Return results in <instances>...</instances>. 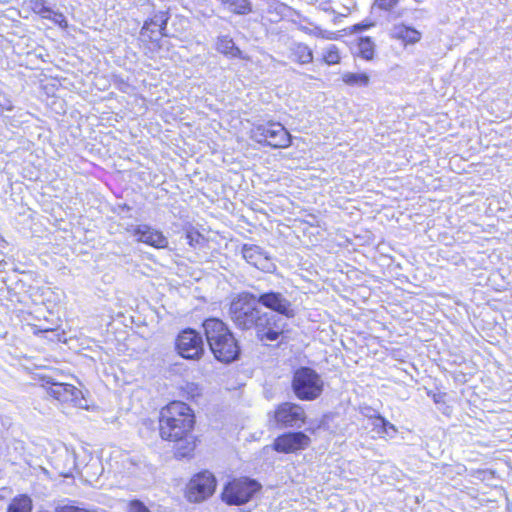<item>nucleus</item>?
Segmentation results:
<instances>
[{
    "instance_id": "a211bd4d",
    "label": "nucleus",
    "mask_w": 512,
    "mask_h": 512,
    "mask_svg": "<svg viewBox=\"0 0 512 512\" xmlns=\"http://www.w3.org/2000/svg\"><path fill=\"white\" fill-rule=\"evenodd\" d=\"M290 53V58L301 65L309 64L313 61V52L304 43H293L290 47Z\"/></svg>"
},
{
    "instance_id": "aec40b11",
    "label": "nucleus",
    "mask_w": 512,
    "mask_h": 512,
    "mask_svg": "<svg viewBox=\"0 0 512 512\" xmlns=\"http://www.w3.org/2000/svg\"><path fill=\"white\" fill-rule=\"evenodd\" d=\"M393 35L395 38L401 39L405 43L409 44H414L421 38V33L419 31L405 25L395 26L393 29Z\"/></svg>"
},
{
    "instance_id": "cd10ccee",
    "label": "nucleus",
    "mask_w": 512,
    "mask_h": 512,
    "mask_svg": "<svg viewBox=\"0 0 512 512\" xmlns=\"http://www.w3.org/2000/svg\"><path fill=\"white\" fill-rule=\"evenodd\" d=\"M129 512H150L149 509L140 501L134 500L129 504Z\"/></svg>"
},
{
    "instance_id": "bb28decb",
    "label": "nucleus",
    "mask_w": 512,
    "mask_h": 512,
    "mask_svg": "<svg viewBox=\"0 0 512 512\" xmlns=\"http://www.w3.org/2000/svg\"><path fill=\"white\" fill-rule=\"evenodd\" d=\"M14 108L13 103L9 97L0 93V112L12 111Z\"/></svg>"
},
{
    "instance_id": "7ed1b4c3",
    "label": "nucleus",
    "mask_w": 512,
    "mask_h": 512,
    "mask_svg": "<svg viewBox=\"0 0 512 512\" xmlns=\"http://www.w3.org/2000/svg\"><path fill=\"white\" fill-rule=\"evenodd\" d=\"M256 295L248 292L238 294L230 303L229 316L234 325L241 330L253 329L261 314Z\"/></svg>"
},
{
    "instance_id": "39448f33",
    "label": "nucleus",
    "mask_w": 512,
    "mask_h": 512,
    "mask_svg": "<svg viewBox=\"0 0 512 512\" xmlns=\"http://www.w3.org/2000/svg\"><path fill=\"white\" fill-rule=\"evenodd\" d=\"M292 388L299 399L310 401L321 395L323 381L314 370L302 367L294 373Z\"/></svg>"
},
{
    "instance_id": "412c9836",
    "label": "nucleus",
    "mask_w": 512,
    "mask_h": 512,
    "mask_svg": "<svg viewBox=\"0 0 512 512\" xmlns=\"http://www.w3.org/2000/svg\"><path fill=\"white\" fill-rule=\"evenodd\" d=\"M216 49L218 52L230 57H240L241 51L235 46L234 41L228 36L218 38Z\"/></svg>"
},
{
    "instance_id": "dca6fc26",
    "label": "nucleus",
    "mask_w": 512,
    "mask_h": 512,
    "mask_svg": "<svg viewBox=\"0 0 512 512\" xmlns=\"http://www.w3.org/2000/svg\"><path fill=\"white\" fill-rule=\"evenodd\" d=\"M243 258L247 263L262 270L269 271L272 263L269 257L262 251V249L254 244H244L241 249Z\"/></svg>"
},
{
    "instance_id": "2f4dec72",
    "label": "nucleus",
    "mask_w": 512,
    "mask_h": 512,
    "mask_svg": "<svg viewBox=\"0 0 512 512\" xmlns=\"http://www.w3.org/2000/svg\"><path fill=\"white\" fill-rule=\"evenodd\" d=\"M378 1H379L380 7L384 8V9L391 8L397 2V0H378Z\"/></svg>"
},
{
    "instance_id": "4be33fe9",
    "label": "nucleus",
    "mask_w": 512,
    "mask_h": 512,
    "mask_svg": "<svg viewBox=\"0 0 512 512\" xmlns=\"http://www.w3.org/2000/svg\"><path fill=\"white\" fill-rule=\"evenodd\" d=\"M32 500L27 495H19L12 499L7 512H32Z\"/></svg>"
},
{
    "instance_id": "f8f14e48",
    "label": "nucleus",
    "mask_w": 512,
    "mask_h": 512,
    "mask_svg": "<svg viewBox=\"0 0 512 512\" xmlns=\"http://www.w3.org/2000/svg\"><path fill=\"white\" fill-rule=\"evenodd\" d=\"M258 304L263 305L267 309L277 312L286 318H293L295 310L292 303L282 293L269 291L256 296Z\"/></svg>"
},
{
    "instance_id": "2eb2a0df",
    "label": "nucleus",
    "mask_w": 512,
    "mask_h": 512,
    "mask_svg": "<svg viewBox=\"0 0 512 512\" xmlns=\"http://www.w3.org/2000/svg\"><path fill=\"white\" fill-rule=\"evenodd\" d=\"M132 235L138 242H143L155 248H165L168 245L167 238L160 232L147 225H139L132 230Z\"/></svg>"
},
{
    "instance_id": "1a4fd4ad",
    "label": "nucleus",
    "mask_w": 512,
    "mask_h": 512,
    "mask_svg": "<svg viewBox=\"0 0 512 512\" xmlns=\"http://www.w3.org/2000/svg\"><path fill=\"white\" fill-rule=\"evenodd\" d=\"M178 353L186 359H199L204 352L203 340L192 329L184 330L177 338Z\"/></svg>"
},
{
    "instance_id": "a878e982",
    "label": "nucleus",
    "mask_w": 512,
    "mask_h": 512,
    "mask_svg": "<svg viewBox=\"0 0 512 512\" xmlns=\"http://www.w3.org/2000/svg\"><path fill=\"white\" fill-rule=\"evenodd\" d=\"M323 60L328 65H334L339 63L340 55L338 48L335 45L328 46L324 51Z\"/></svg>"
},
{
    "instance_id": "7c9ffc66",
    "label": "nucleus",
    "mask_w": 512,
    "mask_h": 512,
    "mask_svg": "<svg viewBox=\"0 0 512 512\" xmlns=\"http://www.w3.org/2000/svg\"><path fill=\"white\" fill-rule=\"evenodd\" d=\"M44 7H45V5L42 0H37V1L33 2V5H32L33 11L37 14H40V12L42 11V8H44Z\"/></svg>"
},
{
    "instance_id": "6ab92c4d",
    "label": "nucleus",
    "mask_w": 512,
    "mask_h": 512,
    "mask_svg": "<svg viewBox=\"0 0 512 512\" xmlns=\"http://www.w3.org/2000/svg\"><path fill=\"white\" fill-rule=\"evenodd\" d=\"M104 471L101 460L98 457H91L89 462L83 467L82 475L87 481H97Z\"/></svg>"
},
{
    "instance_id": "6e6552de",
    "label": "nucleus",
    "mask_w": 512,
    "mask_h": 512,
    "mask_svg": "<svg viewBox=\"0 0 512 512\" xmlns=\"http://www.w3.org/2000/svg\"><path fill=\"white\" fill-rule=\"evenodd\" d=\"M47 393L61 403L79 408H87L88 402L81 390L67 383L47 381Z\"/></svg>"
},
{
    "instance_id": "c756f323",
    "label": "nucleus",
    "mask_w": 512,
    "mask_h": 512,
    "mask_svg": "<svg viewBox=\"0 0 512 512\" xmlns=\"http://www.w3.org/2000/svg\"><path fill=\"white\" fill-rule=\"evenodd\" d=\"M186 238L188 240V243L193 246L194 243H198L199 239L201 238V235L197 232H189L186 235Z\"/></svg>"
},
{
    "instance_id": "9b49d317",
    "label": "nucleus",
    "mask_w": 512,
    "mask_h": 512,
    "mask_svg": "<svg viewBox=\"0 0 512 512\" xmlns=\"http://www.w3.org/2000/svg\"><path fill=\"white\" fill-rule=\"evenodd\" d=\"M274 419L283 427H300L305 422V411L298 404L285 402L276 408Z\"/></svg>"
},
{
    "instance_id": "4468645a",
    "label": "nucleus",
    "mask_w": 512,
    "mask_h": 512,
    "mask_svg": "<svg viewBox=\"0 0 512 512\" xmlns=\"http://www.w3.org/2000/svg\"><path fill=\"white\" fill-rule=\"evenodd\" d=\"M168 12L160 11L153 18L146 20L141 29V36L150 41H157L163 36H167L165 30L168 21Z\"/></svg>"
},
{
    "instance_id": "9d476101",
    "label": "nucleus",
    "mask_w": 512,
    "mask_h": 512,
    "mask_svg": "<svg viewBox=\"0 0 512 512\" xmlns=\"http://www.w3.org/2000/svg\"><path fill=\"white\" fill-rule=\"evenodd\" d=\"M216 481L209 472H202L194 476L187 491V497L191 502H200L211 496L215 490Z\"/></svg>"
},
{
    "instance_id": "20e7f679",
    "label": "nucleus",
    "mask_w": 512,
    "mask_h": 512,
    "mask_svg": "<svg viewBox=\"0 0 512 512\" xmlns=\"http://www.w3.org/2000/svg\"><path fill=\"white\" fill-rule=\"evenodd\" d=\"M250 136L257 143L273 148H287L292 140L290 133L278 122L255 125L250 131Z\"/></svg>"
},
{
    "instance_id": "f704fd0d",
    "label": "nucleus",
    "mask_w": 512,
    "mask_h": 512,
    "mask_svg": "<svg viewBox=\"0 0 512 512\" xmlns=\"http://www.w3.org/2000/svg\"><path fill=\"white\" fill-rule=\"evenodd\" d=\"M220 1H221V2H223V3H225V2H226V0H220Z\"/></svg>"
},
{
    "instance_id": "423d86ee",
    "label": "nucleus",
    "mask_w": 512,
    "mask_h": 512,
    "mask_svg": "<svg viewBox=\"0 0 512 512\" xmlns=\"http://www.w3.org/2000/svg\"><path fill=\"white\" fill-rule=\"evenodd\" d=\"M287 322L279 315L261 311L254 326L256 337L262 342L277 341L286 331Z\"/></svg>"
},
{
    "instance_id": "b1692460",
    "label": "nucleus",
    "mask_w": 512,
    "mask_h": 512,
    "mask_svg": "<svg viewBox=\"0 0 512 512\" xmlns=\"http://www.w3.org/2000/svg\"><path fill=\"white\" fill-rule=\"evenodd\" d=\"M225 4L236 14H247L251 11L249 0H226Z\"/></svg>"
},
{
    "instance_id": "393cba45",
    "label": "nucleus",
    "mask_w": 512,
    "mask_h": 512,
    "mask_svg": "<svg viewBox=\"0 0 512 512\" xmlns=\"http://www.w3.org/2000/svg\"><path fill=\"white\" fill-rule=\"evenodd\" d=\"M359 54L362 58L370 60L374 55V44L369 38H361L358 44Z\"/></svg>"
},
{
    "instance_id": "ddd939ff",
    "label": "nucleus",
    "mask_w": 512,
    "mask_h": 512,
    "mask_svg": "<svg viewBox=\"0 0 512 512\" xmlns=\"http://www.w3.org/2000/svg\"><path fill=\"white\" fill-rule=\"evenodd\" d=\"M310 438L303 432L286 433L274 440L273 448L280 453H292L306 449Z\"/></svg>"
},
{
    "instance_id": "473e14b6",
    "label": "nucleus",
    "mask_w": 512,
    "mask_h": 512,
    "mask_svg": "<svg viewBox=\"0 0 512 512\" xmlns=\"http://www.w3.org/2000/svg\"><path fill=\"white\" fill-rule=\"evenodd\" d=\"M53 11L48 8V7H44L42 8V11L40 12V16L44 19H50L51 18V15H52Z\"/></svg>"
},
{
    "instance_id": "f3484780",
    "label": "nucleus",
    "mask_w": 512,
    "mask_h": 512,
    "mask_svg": "<svg viewBox=\"0 0 512 512\" xmlns=\"http://www.w3.org/2000/svg\"><path fill=\"white\" fill-rule=\"evenodd\" d=\"M373 431H375L380 437L393 438L397 433L395 425L387 421L381 415H374L369 417Z\"/></svg>"
},
{
    "instance_id": "f03ea898",
    "label": "nucleus",
    "mask_w": 512,
    "mask_h": 512,
    "mask_svg": "<svg viewBox=\"0 0 512 512\" xmlns=\"http://www.w3.org/2000/svg\"><path fill=\"white\" fill-rule=\"evenodd\" d=\"M203 329L207 343L214 357L223 363L235 361L240 348L229 327L218 318L206 319Z\"/></svg>"
},
{
    "instance_id": "0eeeda50",
    "label": "nucleus",
    "mask_w": 512,
    "mask_h": 512,
    "mask_svg": "<svg viewBox=\"0 0 512 512\" xmlns=\"http://www.w3.org/2000/svg\"><path fill=\"white\" fill-rule=\"evenodd\" d=\"M259 489L260 485L255 480L234 479L226 485L222 499L229 505H242L248 502Z\"/></svg>"
},
{
    "instance_id": "5701e85b",
    "label": "nucleus",
    "mask_w": 512,
    "mask_h": 512,
    "mask_svg": "<svg viewBox=\"0 0 512 512\" xmlns=\"http://www.w3.org/2000/svg\"><path fill=\"white\" fill-rule=\"evenodd\" d=\"M342 81L353 87H367L370 83V78L366 73L346 72L342 75Z\"/></svg>"
},
{
    "instance_id": "72a5a7b5",
    "label": "nucleus",
    "mask_w": 512,
    "mask_h": 512,
    "mask_svg": "<svg viewBox=\"0 0 512 512\" xmlns=\"http://www.w3.org/2000/svg\"><path fill=\"white\" fill-rule=\"evenodd\" d=\"M300 29L304 32H308V29H306L305 27H300Z\"/></svg>"
},
{
    "instance_id": "f257e3e1",
    "label": "nucleus",
    "mask_w": 512,
    "mask_h": 512,
    "mask_svg": "<svg viewBox=\"0 0 512 512\" xmlns=\"http://www.w3.org/2000/svg\"><path fill=\"white\" fill-rule=\"evenodd\" d=\"M195 423L192 409L184 402L173 401L160 411L159 430L162 439L167 441H185V452H178L182 457L188 455L194 448L187 441Z\"/></svg>"
},
{
    "instance_id": "c85d7f7f",
    "label": "nucleus",
    "mask_w": 512,
    "mask_h": 512,
    "mask_svg": "<svg viewBox=\"0 0 512 512\" xmlns=\"http://www.w3.org/2000/svg\"><path fill=\"white\" fill-rule=\"evenodd\" d=\"M50 20H52L55 24L59 25L60 27H67L66 18L60 12L53 11Z\"/></svg>"
}]
</instances>
